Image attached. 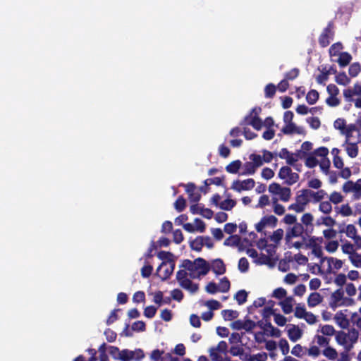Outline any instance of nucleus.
<instances>
[{"mask_svg": "<svg viewBox=\"0 0 361 361\" xmlns=\"http://www.w3.org/2000/svg\"><path fill=\"white\" fill-rule=\"evenodd\" d=\"M249 158L252 161L251 162L257 169L263 165L264 161L262 157L260 155L252 154L250 155Z\"/></svg>", "mask_w": 361, "mask_h": 361, "instance_id": "3c124183", "label": "nucleus"}, {"mask_svg": "<svg viewBox=\"0 0 361 361\" xmlns=\"http://www.w3.org/2000/svg\"><path fill=\"white\" fill-rule=\"evenodd\" d=\"M314 216L311 213H305L301 217V223L305 228V235L309 236L313 232Z\"/></svg>", "mask_w": 361, "mask_h": 361, "instance_id": "0eeeda50", "label": "nucleus"}, {"mask_svg": "<svg viewBox=\"0 0 361 361\" xmlns=\"http://www.w3.org/2000/svg\"><path fill=\"white\" fill-rule=\"evenodd\" d=\"M323 297L317 292L312 293L307 298V305L310 307H314L320 304Z\"/></svg>", "mask_w": 361, "mask_h": 361, "instance_id": "6ab92c4d", "label": "nucleus"}, {"mask_svg": "<svg viewBox=\"0 0 361 361\" xmlns=\"http://www.w3.org/2000/svg\"><path fill=\"white\" fill-rule=\"evenodd\" d=\"M280 200L283 202H288L291 196V190L288 187H282L281 190L279 192Z\"/></svg>", "mask_w": 361, "mask_h": 361, "instance_id": "58836bf2", "label": "nucleus"}, {"mask_svg": "<svg viewBox=\"0 0 361 361\" xmlns=\"http://www.w3.org/2000/svg\"><path fill=\"white\" fill-rule=\"evenodd\" d=\"M122 357L124 361H129L133 360L135 361H140L145 357V353L144 351L140 348L135 349L133 351L128 349H124L123 350Z\"/></svg>", "mask_w": 361, "mask_h": 361, "instance_id": "423d86ee", "label": "nucleus"}, {"mask_svg": "<svg viewBox=\"0 0 361 361\" xmlns=\"http://www.w3.org/2000/svg\"><path fill=\"white\" fill-rule=\"evenodd\" d=\"M314 339L316 340L317 343L319 346H326V347H327L329 345V342H330V338H329L324 337V336L316 335L314 336Z\"/></svg>", "mask_w": 361, "mask_h": 361, "instance_id": "680f3d73", "label": "nucleus"}, {"mask_svg": "<svg viewBox=\"0 0 361 361\" xmlns=\"http://www.w3.org/2000/svg\"><path fill=\"white\" fill-rule=\"evenodd\" d=\"M235 200L228 198L220 203L219 207L223 210L230 211L235 206Z\"/></svg>", "mask_w": 361, "mask_h": 361, "instance_id": "e433bc0d", "label": "nucleus"}, {"mask_svg": "<svg viewBox=\"0 0 361 361\" xmlns=\"http://www.w3.org/2000/svg\"><path fill=\"white\" fill-rule=\"evenodd\" d=\"M276 92V87L273 83H269L264 88V96L266 98H273Z\"/></svg>", "mask_w": 361, "mask_h": 361, "instance_id": "a18cd8bd", "label": "nucleus"}, {"mask_svg": "<svg viewBox=\"0 0 361 361\" xmlns=\"http://www.w3.org/2000/svg\"><path fill=\"white\" fill-rule=\"evenodd\" d=\"M109 354L115 360H120L124 361L123 359V350L120 351L119 348L116 346H109Z\"/></svg>", "mask_w": 361, "mask_h": 361, "instance_id": "c9c22d12", "label": "nucleus"}, {"mask_svg": "<svg viewBox=\"0 0 361 361\" xmlns=\"http://www.w3.org/2000/svg\"><path fill=\"white\" fill-rule=\"evenodd\" d=\"M224 180V176L222 177H214L212 178H208L204 181V184L207 185H210L211 184H214L216 185L220 186L223 185V181Z\"/></svg>", "mask_w": 361, "mask_h": 361, "instance_id": "603ef678", "label": "nucleus"}, {"mask_svg": "<svg viewBox=\"0 0 361 361\" xmlns=\"http://www.w3.org/2000/svg\"><path fill=\"white\" fill-rule=\"evenodd\" d=\"M328 262V268H327V273H331L332 271V264L334 266V268L336 270H338L342 268L343 267V262L341 259H338L337 258H334L332 257H327L326 259Z\"/></svg>", "mask_w": 361, "mask_h": 361, "instance_id": "a211bd4d", "label": "nucleus"}, {"mask_svg": "<svg viewBox=\"0 0 361 361\" xmlns=\"http://www.w3.org/2000/svg\"><path fill=\"white\" fill-rule=\"evenodd\" d=\"M266 226H271L275 227L276 226L278 219L274 215L265 216L262 218Z\"/></svg>", "mask_w": 361, "mask_h": 361, "instance_id": "4d7b16f0", "label": "nucleus"}, {"mask_svg": "<svg viewBox=\"0 0 361 361\" xmlns=\"http://www.w3.org/2000/svg\"><path fill=\"white\" fill-rule=\"evenodd\" d=\"M343 146H345V149L347 152V154L350 158H355L358 155L359 149L357 143H353L348 141V143L344 142Z\"/></svg>", "mask_w": 361, "mask_h": 361, "instance_id": "f3484780", "label": "nucleus"}, {"mask_svg": "<svg viewBox=\"0 0 361 361\" xmlns=\"http://www.w3.org/2000/svg\"><path fill=\"white\" fill-rule=\"evenodd\" d=\"M174 269L175 262H171V264H169V266L165 268L163 274H159L161 281L167 280L173 274Z\"/></svg>", "mask_w": 361, "mask_h": 361, "instance_id": "72a5a7b5", "label": "nucleus"}, {"mask_svg": "<svg viewBox=\"0 0 361 361\" xmlns=\"http://www.w3.org/2000/svg\"><path fill=\"white\" fill-rule=\"evenodd\" d=\"M336 342L341 345H344L347 343L348 334L344 331H338L336 336Z\"/></svg>", "mask_w": 361, "mask_h": 361, "instance_id": "13d9d810", "label": "nucleus"}, {"mask_svg": "<svg viewBox=\"0 0 361 361\" xmlns=\"http://www.w3.org/2000/svg\"><path fill=\"white\" fill-rule=\"evenodd\" d=\"M290 154L291 152H289L288 150V149L286 148H282L281 149V151L279 152V153L278 154V156L281 158V159H286V163L287 164L290 165V166H295L294 165V160L293 159L290 157Z\"/></svg>", "mask_w": 361, "mask_h": 361, "instance_id": "393cba45", "label": "nucleus"}, {"mask_svg": "<svg viewBox=\"0 0 361 361\" xmlns=\"http://www.w3.org/2000/svg\"><path fill=\"white\" fill-rule=\"evenodd\" d=\"M312 253L317 257L320 259V264L318 265L319 271H321V266L326 261L327 257L323 256V251L321 246L312 250Z\"/></svg>", "mask_w": 361, "mask_h": 361, "instance_id": "2f4dec72", "label": "nucleus"}, {"mask_svg": "<svg viewBox=\"0 0 361 361\" xmlns=\"http://www.w3.org/2000/svg\"><path fill=\"white\" fill-rule=\"evenodd\" d=\"M185 191L188 194L190 202H198L200 200L201 195L198 191H196V185L193 183H188L184 185Z\"/></svg>", "mask_w": 361, "mask_h": 361, "instance_id": "9d476101", "label": "nucleus"}, {"mask_svg": "<svg viewBox=\"0 0 361 361\" xmlns=\"http://www.w3.org/2000/svg\"><path fill=\"white\" fill-rule=\"evenodd\" d=\"M321 333L327 336H331L335 334L336 330L332 325L325 324L321 327Z\"/></svg>", "mask_w": 361, "mask_h": 361, "instance_id": "09e8293b", "label": "nucleus"}, {"mask_svg": "<svg viewBox=\"0 0 361 361\" xmlns=\"http://www.w3.org/2000/svg\"><path fill=\"white\" fill-rule=\"evenodd\" d=\"M343 200V195L336 191L333 192L329 197V201L335 204H338Z\"/></svg>", "mask_w": 361, "mask_h": 361, "instance_id": "5fc2aeb1", "label": "nucleus"}, {"mask_svg": "<svg viewBox=\"0 0 361 361\" xmlns=\"http://www.w3.org/2000/svg\"><path fill=\"white\" fill-rule=\"evenodd\" d=\"M221 315L226 321H231L236 319L239 313L238 311L233 310H224L221 311Z\"/></svg>", "mask_w": 361, "mask_h": 361, "instance_id": "cd10ccee", "label": "nucleus"}, {"mask_svg": "<svg viewBox=\"0 0 361 361\" xmlns=\"http://www.w3.org/2000/svg\"><path fill=\"white\" fill-rule=\"evenodd\" d=\"M319 94L316 90H310L306 95V101L310 104H314L319 99Z\"/></svg>", "mask_w": 361, "mask_h": 361, "instance_id": "bb28decb", "label": "nucleus"}, {"mask_svg": "<svg viewBox=\"0 0 361 361\" xmlns=\"http://www.w3.org/2000/svg\"><path fill=\"white\" fill-rule=\"evenodd\" d=\"M361 71V65L358 62L353 63L348 69V73L350 77L355 78L358 75Z\"/></svg>", "mask_w": 361, "mask_h": 361, "instance_id": "a19ab883", "label": "nucleus"}, {"mask_svg": "<svg viewBox=\"0 0 361 361\" xmlns=\"http://www.w3.org/2000/svg\"><path fill=\"white\" fill-rule=\"evenodd\" d=\"M322 354L331 360H334L338 357V353L336 350L329 345L323 350Z\"/></svg>", "mask_w": 361, "mask_h": 361, "instance_id": "7c9ffc66", "label": "nucleus"}, {"mask_svg": "<svg viewBox=\"0 0 361 361\" xmlns=\"http://www.w3.org/2000/svg\"><path fill=\"white\" fill-rule=\"evenodd\" d=\"M195 271L199 270L197 276H205L210 270L209 264L203 258L198 257L196 259H195Z\"/></svg>", "mask_w": 361, "mask_h": 361, "instance_id": "6e6552de", "label": "nucleus"}, {"mask_svg": "<svg viewBox=\"0 0 361 361\" xmlns=\"http://www.w3.org/2000/svg\"><path fill=\"white\" fill-rule=\"evenodd\" d=\"M295 130V124L293 122L287 123L281 129V133L284 135H291L294 133Z\"/></svg>", "mask_w": 361, "mask_h": 361, "instance_id": "bf43d9fd", "label": "nucleus"}, {"mask_svg": "<svg viewBox=\"0 0 361 361\" xmlns=\"http://www.w3.org/2000/svg\"><path fill=\"white\" fill-rule=\"evenodd\" d=\"M346 236L350 238H353L357 235V231L353 224H348L345 226Z\"/></svg>", "mask_w": 361, "mask_h": 361, "instance_id": "864d4df0", "label": "nucleus"}, {"mask_svg": "<svg viewBox=\"0 0 361 361\" xmlns=\"http://www.w3.org/2000/svg\"><path fill=\"white\" fill-rule=\"evenodd\" d=\"M334 319L336 323L343 329L346 328L349 324L345 315L341 311L338 312L335 314Z\"/></svg>", "mask_w": 361, "mask_h": 361, "instance_id": "b1692460", "label": "nucleus"}, {"mask_svg": "<svg viewBox=\"0 0 361 361\" xmlns=\"http://www.w3.org/2000/svg\"><path fill=\"white\" fill-rule=\"evenodd\" d=\"M343 290L341 288L335 290L331 295V301L329 305L331 308L335 309L340 305L338 302L343 298Z\"/></svg>", "mask_w": 361, "mask_h": 361, "instance_id": "4468645a", "label": "nucleus"}, {"mask_svg": "<svg viewBox=\"0 0 361 361\" xmlns=\"http://www.w3.org/2000/svg\"><path fill=\"white\" fill-rule=\"evenodd\" d=\"M212 270L216 275H221L226 272V266L221 259H216L212 262Z\"/></svg>", "mask_w": 361, "mask_h": 361, "instance_id": "2eb2a0df", "label": "nucleus"}, {"mask_svg": "<svg viewBox=\"0 0 361 361\" xmlns=\"http://www.w3.org/2000/svg\"><path fill=\"white\" fill-rule=\"evenodd\" d=\"M219 290L221 293H226L230 290L231 283L227 277L222 278L218 285Z\"/></svg>", "mask_w": 361, "mask_h": 361, "instance_id": "79ce46f5", "label": "nucleus"}, {"mask_svg": "<svg viewBox=\"0 0 361 361\" xmlns=\"http://www.w3.org/2000/svg\"><path fill=\"white\" fill-rule=\"evenodd\" d=\"M190 246L192 250L200 252L204 246L202 236L197 237L194 240L190 242Z\"/></svg>", "mask_w": 361, "mask_h": 361, "instance_id": "f704fd0d", "label": "nucleus"}, {"mask_svg": "<svg viewBox=\"0 0 361 361\" xmlns=\"http://www.w3.org/2000/svg\"><path fill=\"white\" fill-rule=\"evenodd\" d=\"M359 337V332L357 329L353 328L349 330V332L348 334V338L351 342V345H350L348 347H346V349L348 350H350L351 348H353V344L356 343Z\"/></svg>", "mask_w": 361, "mask_h": 361, "instance_id": "c85d7f7f", "label": "nucleus"}, {"mask_svg": "<svg viewBox=\"0 0 361 361\" xmlns=\"http://www.w3.org/2000/svg\"><path fill=\"white\" fill-rule=\"evenodd\" d=\"M181 267H183L185 269L190 271V275L191 278H196L195 261L192 262L190 259H184L183 261Z\"/></svg>", "mask_w": 361, "mask_h": 361, "instance_id": "4be33fe9", "label": "nucleus"}, {"mask_svg": "<svg viewBox=\"0 0 361 361\" xmlns=\"http://www.w3.org/2000/svg\"><path fill=\"white\" fill-rule=\"evenodd\" d=\"M321 73L316 78L317 82L320 85H325V82L329 80V72L326 67H323L320 71Z\"/></svg>", "mask_w": 361, "mask_h": 361, "instance_id": "473e14b6", "label": "nucleus"}, {"mask_svg": "<svg viewBox=\"0 0 361 361\" xmlns=\"http://www.w3.org/2000/svg\"><path fill=\"white\" fill-rule=\"evenodd\" d=\"M157 307L153 305L147 306L144 310V315L147 318H152L157 313Z\"/></svg>", "mask_w": 361, "mask_h": 361, "instance_id": "774afa93", "label": "nucleus"}, {"mask_svg": "<svg viewBox=\"0 0 361 361\" xmlns=\"http://www.w3.org/2000/svg\"><path fill=\"white\" fill-rule=\"evenodd\" d=\"M255 185V181L253 178H247L244 180H234L231 188L236 192H240L242 190H250Z\"/></svg>", "mask_w": 361, "mask_h": 361, "instance_id": "7ed1b4c3", "label": "nucleus"}, {"mask_svg": "<svg viewBox=\"0 0 361 361\" xmlns=\"http://www.w3.org/2000/svg\"><path fill=\"white\" fill-rule=\"evenodd\" d=\"M241 238L238 235H231L228 238H227L224 242V245L225 246H231V247H235L239 245L240 243Z\"/></svg>", "mask_w": 361, "mask_h": 361, "instance_id": "a878e982", "label": "nucleus"}, {"mask_svg": "<svg viewBox=\"0 0 361 361\" xmlns=\"http://www.w3.org/2000/svg\"><path fill=\"white\" fill-rule=\"evenodd\" d=\"M334 23L330 21L322 32L318 39L319 44L322 47H326L329 45L334 36Z\"/></svg>", "mask_w": 361, "mask_h": 361, "instance_id": "f03ea898", "label": "nucleus"}, {"mask_svg": "<svg viewBox=\"0 0 361 361\" xmlns=\"http://www.w3.org/2000/svg\"><path fill=\"white\" fill-rule=\"evenodd\" d=\"M242 166V162L240 160H235L231 162L226 166V170L228 173L235 174L238 172L239 169Z\"/></svg>", "mask_w": 361, "mask_h": 361, "instance_id": "5701e85b", "label": "nucleus"}, {"mask_svg": "<svg viewBox=\"0 0 361 361\" xmlns=\"http://www.w3.org/2000/svg\"><path fill=\"white\" fill-rule=\"evenodd\" d=\"M183 240V234L180 229H176L173 232V240L175 243L180 244Z\"/></svg>", "mask_w": 361, "mask_h": 361, "instance_id": "338daca9", "label": "nucleus"}, {"mask_svg": "<svg viewBox=\"0 0 361 361\" xmlns=\"http://www.w3.org/2000/svg\"><path fill=\"white\" fill-rule=\"evenodd\" d=\"M356 130V126L355 124H349L346 126L345 130H343L341 133L345 136V143H348L350 141V138L352 136V133L353 131Z\"/></svg>", "mask_w": 361, "mask_h": 361, "instance_id": "ea45409f", "label": "nucleus"}, {"mask_svg": "<svg viewBox=\"0 0 361 361\" xmlns=\"http://www.w3.org/2000/svg\"><path fill=\"white\" fill-rule=\"evenodd\" d=\"M302 336V331L295 325H292V327L288 330V336L293 342H296Z\"/></svg>", "mask_w": 361, "mask_h": 361, "instance_id": "dca6fc26", "label": "nucleus"}, {"mask_svg": "<svg viewBox=\"0 0 361 361\" xmlns=\"http://www.w3.org/2000/svg\"><path fill=\"white\" fill-rule=\"evenodd\" d=\"M338 56L339 57L337 62L341 67H345L352 60V56L348 52H341Z\"/></svg>", "mask_w": 361, "mask_h": 361, "instance_id": "412c9836", "label": "nucleus"}, {"mask_svg": "<svg viewBox=\"0 0 361 361\" xmlns=\"http://www.w3.org/2000/svg\"><path fill=\"white\" fill-rule=\"evenodd\" d=\"M243 171L241 175H252L255 173L257 168L251 161H247L243 164Z\"/></svg>", "mask_w": 361, "mask_h": 361, "instance_id": "4c0bfd02", "label": "nucleus"}, {"mask_svg": "<svg viewBox=\"0 0 361 361\" xmlns=\"http://www.w3.org/2000/svg\"><path fill=\"white\" fill-rule=\"evenodd\" d=\"M319 210L324 214H329L332 210V206L330 201H324L320 202Z\"/></svg>", "mask_w": 361, "mask_h": 361, "instance_id": "8fccbe9b", "label": "nucleus"}, {"mask_svg": "<svg viewBox=\"0 0 361 361\" xmlns=\"http://www.w3.org/2000/svg\"><path fill=\"white\" fill-rule=\"evenodd\" d=\"M279 178L285 180V183L288 185H292L299 180V175L292 171L288 166H282L278 173Z\"/></svg>", "mask_w": 361, "mask_h": 361, "instance_id": "f257e3e1", "label": "nucleus"}, {"mask_svg": "<svg viewBox=\"0 0 361 361\" xmlns=\"http://www.w3.org/2000/svg\"><path fill=\"white\" fill-rule=\"evenodd\" d=\"M322 241L323 239L322 237L317 238L315 236H312L310 238L309 241L305 246L307 248H311L312 250L320 246L319 243H322Z\"/></svg>", "mask_w": 361, "mask_h": 361, "instance_id": "37998d69", "label": "nucleus"}, {"mask_svg": "<svg viewBox=\"0 0 361 361\" xmlns=\"http://www.w3.org/2000/svg\"><path fill=\"white\" fill-rule=\"evenodd\" d=\"M335 81L341 85L345 86L350 82V79L347 76L345 72L336 74Z\"/></svg>", "mask_w": 361, "mask_h": 361, "instance_id": "c756f323", "label": "nucleus"}, {"mask_svg": "<svg viewBox=\"0 0 361 361\" xmlns=\"http://www.w3.org/2000/svg\"><path fill=\"white\" fill-rule=\"evenodd\" d=\"M354 95L361 96V85L355 83L353 89L347 88L343 90V96L348 102L353 101Z\"/></svg>", "mask_w": 361, "mask_h": 361, "instance_id": "f8f14e48", "label": "nucleus"}, {"mask_svg": "<svg viewBox=\"0 0 361 361\" xmlns=\"http://www.w3.org/2000/svg\"><path fill=\"white\" fill-rule=\"evenodd\" d=\"M349 259L353 264L357 268H361V253H357L353 252L349 256Z\"/></svg>", "mask_w": 361, "mask_h": 361, "instance_id": "49530a36", "label": "nucleus"}, {"mask_svg": "<svg viewBox=\"0 0 361 361\" xmlns=\"http://www.w3.org/2000/svg\"><path fill=\"white\" fill-rule=\"evenodd\" d=\"M240 125L241 126H251L255 130H259L263 126V122L258 116H252L249 113V114L245 116V118L240 121Z\"/></svg>", "mask_w": 361, "mask_h": 361, "instance_id": "20e7f679", "label": "nucleus"}, {"mask_svg": "<svg viewBox=\"0 0 361 361\" xmlns=\"http://www.w3.org/2000/svg\"><path fill=\"white\" fill-rule=\"evenodd\" d=\"M295 197V201L300 204L306 207V205L310 202V190L309 189H302L298 192V193Z\"/></svg>", "mask_w": 361, "mask_h": 361, "instance_id": "ddd939ff", "label": "nucleus"}, {"mask_svg": "<svg viewBox=\"0 0 361 361\" xmlns=\"http://www.w3.org/2000/svg\"><path fill=\"white\" fill-rule=\"evenodd\" d=\"M98 351L99 353V360L100 361H108L109 357L106 353V345L105 343H103L99 348Z\"/></svg>", "mask_w": 361, "mask_h": 361, "instance_id": "0e129e2a", "label": "nucleus"}, {"mask_svg": "<svg viewBox=\"0 0 361 361\" xmlns=\"http://www.w3.org/2000/svg\"><path fill=\"white\" fill-rule=\"evenodd\" d=\"M257 325L264 331H268L270 329L271 335L273 336L279 337L281 336V331L272 326L270 322V319L259 321L257 322Z\"/></svg>", "mask_w": 361, "mask_h": 361, "instance_id": "9b49d317", "label": "nucleus"}, {"mask_svg": "<svg viewBox=\"0 0 361 361\" xmlns=\"http://www.w3.org/2000/svg\"><path fill=\"white\" fill-rule=\"evenodd\" d=\"M157 257L159 259L163 260L161 264L157 269V274H159V273L161 271V270L164 267H166V261H167V262H169V264H171V262H174V260L173 259V255L171 252H166V251L161 250V251L158 252Z\"/></svg>", "mask_w": 361, "mask_h": 361, "instance_id": "1a4fd4ad", "label": "nucleus"}, {"mask_svg": "<svg viewBox=\"0 0 361 361\" xmlns=\"http://www.w3.org/2000/svg\"><path fill=\"white\" fill-rule=\"evenodd\" d=\"M293 300L292 297H286L283 300L280 302L279 304L285 314H288L293 312Z\"/></svg>", "mask_w": 361, "mask_h": 361, "instance_id": "aec40b11", "label": "nucleus"}, {"mask_svg": "<svg viewBox=\"0 0 361 361\" xmlns=\"http://www.w3.org/2000/svg\"><path fill=\"white\" fill-rule=\"evenodd\" d=\"M249 269V262L245 257H242L238 261V269L243 272H247Z\"/></svg>", "mask_w": 361, "mask_h": 361, "instance_id": "e2e57ef3", "label": "nucleus"}, {"mask_svg": "<svg viewBox=\"0 0 361 361\" xmlns=\"http://www.w3.org/2000/svg\"><path fill=\"white\" fill-rule=\"evenodd\" d=\"M291 354L298 357H302L304 355V348L300 344H296L291 350Z\"/></svg>", "mask_w": 361, "mask_h": 361, "instance_id": "69168bd1", "label": "nucleus"}, {"mask_svg": "<svg viewBox=\"0 0 361 361\" xmlns=\"http://www.w3.org/2000/svg\"><path fill=\"white\" fill-rule=\"evenodd\" d=\"M303 233L305 234V228L304 226L298 222L293 224V226L288 228L286 231V238L289 240L292 238H297L302 236L303 240H305V236H303Z\"/></svg>", "mask_w": 361, "mask_h": 361, "instance_id": "39448f33", "label": "nucleus"}, {"mask_svg": "<svg viewBox=\"0 0 361 361\" xmlns=\"http://www.w3.org/2000/svg\"><path fill=\"white\" fill-rule=\"evenodd\" d=\"M326 195L324 190H318L317 192H314L310 190V197L314 198V202L321 201L324 196Z\"/></svg>", "mask_w": 361, "mask_h": 361, "instance_id": "052dcab7", "label": "nucleus"}, {"mask_svg": "<svg viewBox=\"0 0 361 361\" xmlns=\"http://www.w3.org/2000/svg\"><path fill=\"white\" fill-rule=\"evenodd\" d=\"M279 348L283 355H286L289 353L290 347L285 338H281L279 342Z\"/></svg>", "mask_w": 361, "mask_h": 361, "instance_id": "6e6d98bb", "label": "nucleus"}, {"mask_svg": "<svg viewBox=\"0 0 361 361\" xmlns=\"http://www.w3.org/2000/svg\"><path fill=\"white\" fill-rule=\"evenodd\" d=\"M234 298L238 305H243L247 301V293L245 290H240L235 293Z\"/></svg>", "mask_w": 361, "mask_h": 361, "instance_id": "c03bdc74", "label": "nucleus"}, {"mask_svg": "<svg viewBox=\"0 0 361 361\" xmlns=\"http://www.w3.org/2000/svg\"><path fill=\"white\" fill-rule=\"evenodd\" d=\"M186 207V200L183 196H179L174 203L175 209L178 212H183Z\"/></svg>", "mask_w": 361, "mask_h": 361, "instance_id": "de8ad7c7", "label": "nucleus"}]
</instances>
